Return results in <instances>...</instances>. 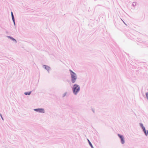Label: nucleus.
<instances>
[{
    "mask_svg": "<svg viewBox=\"0 0 148 148\" xmlns=\"http://www.w3.org/2000/svg\"><path fill=\"white\" fill-rule=\"evenodd\" d=\"M12 18V21H13V22H14V21H15V19H14V17Z\"/></svg>",
    "mask_w": 148,
    "mask_h": 148,
    "instance_id": "dca6fc26",
    "label": "nucleus"
},
{
    "mask_svg": "<svg viewBox=\"0 0 148 148\" xmlns=\"http://www.w3.org/2000/svg\"><path fill=\"white\" fill-rule=\"evenodd\" d=\"M32 92V91L29 92H25L24 93V94L25 95H30Z\"/></svg>",
    "mask_w": 148,
    "mask_h": 148,
    "instance_id": "1a4fd4ad",
    "label": "nucleus"
},
{
    "mask_svg": "<svg viewBox=\"0 0 148 148\" xmlns=\"http://www.w3.org/2000/svg\"><path fill=\"white\" fill-rule=\"evenodd\" d=\"M140 127L142 129H143L144 128H145L144 126L143 125V124L142 123H140Z\"/></svg>",
    "mask_w": 148,
    "mask_h": 148,
    "instance_id": "9d476101",
    "label": "nucleus"
},
{
    "mask_svg": "<svg viewBox=\"0 0 148 148\" xmlns=\"http://www.w3.org/2000/svg\"><path fill=\"white\" fill-rule=\"evenodd\" d=\"M34 110L40 113H44L45 112V110L43 108H37L34 109Z\"/></svg>",
    "mask_w": 148,
    "mask_h": 148,
    "instance_id": "20e7f679",
    "label": "nucleus"
},
{
    "mask_svg": "<svg viewBox=\"0 0 148 148\" xmlns=\"http://www.w3.org/2000/svg\"><path fill=\"white\" fill-rule=\"evenodd\" d=\"M142 130L145 135L146 136L148 135V131L147 130H146L145 128Z\"/></svg>",
    "mask_w": 148,
    "mask_h": 148,
    "instance_id": "0eeeda50",
    "label": "nucleus"
},
{
    "mask_svg": "<svg viewBox=\"0 0 148 148\" xmlns=\"http://www.w3.org/2000/svg\"><path fill=\"white\" fill-rule=\"evenodd\" d=\"M118 136L120 138L121 140V143L122 144H124L125 143V140L124 139V137L123 135L120 134H118Z\"/></svg>",
    "mask_w": 148,
    "mask_h": 148,
    "instance_id": "7ed1b4c3",
    "label": "nucleus"
},
{
    "mask_svg": "<svg viewBox=\"0 0 148 148\" xmlns=\"http://www.w3.org/2000/svg\"><path fill=\"white\" fill-rule=\"evenodd\" d=\"M69 71L71 76V82L74 83L77 79V74L71 69H70Z\"/></svg>",
    "mask_w": 148,
    "mask_h": 148,
    "instance_id": "f03ea898",
    "label": "nucleus"
},
{
    "mask_svg": "<svg viewBox=\"0 0 148 148\" xmlns=\"http://www.w3.org/2000/svg\"><path fill=\"white\" fill-rule=\"evenodd\" d=\"M92 111H93V112H94V110H92Z\"/></svg>",
    "mask_w": 148,
    "mask_h": 148,
    "instance_id": "6ab92c4d",
    "label": "nucleus"
},
{
    "mask_svg": "<svg viewBox=\"0 0 148 148\" xmlns=\"http://www.w3.org/2000/svg\"><path fill=\"white\" fill-rule=\"evenodd\" d=\"M136 2H133L132 4V6H133L134 8L135 7L136 5Z\"/></svg>",
    "mask_w": 148,
    "mask_h": 148,
    "instance_id": "9b49d317",
    "label": "nucleus"
},
{
    "mask_svg": "<svg viewBox=\"0 0 148 148\" xmlns=\"http://www.w3.org/2000/svg\"><path fill=\"white\" fill-rule=\"evenodd\" d=\"M146 96L147 97V99L148 100V92H147L146 93Z\"/></svg>",
    "mask_w": 148,
    "mask_h": 148,
    "instance_id": "ddd939ff",
    "label": "nucleus"
},
{
    "mask_svg": "<svg viewBox=\"0 0 148 148\" xmlns=\"http://www.w3.org/2000/svg\"><path fill=\"white\" fill-rule=\"evenodd\" d=\"M87 140L88 141V143L90 145V146L91 147V148H94V147L92 144L91 142L88 139H87Z\"/></svg>",
    "mask_w": 148,
    "mask_h": 148,
    "instance_id": "6e6552de",
    "label": "nucleus"
},
{
    "mask_svg": "<svg viewBox=\"0 0 148 148\" xmlns=\"http://www.w3.org/2000/svg\"><path fill=\"white\" fill-rule=\"evenodd\" d=\"M122 21H123V23H124L125 24V23H124V22L123 21V20H122Z\"/></svg>",
    "mask_w": 148,
    "mask_h": 148,
    "instance_id": "a211bd4d",
    "label": "nucleus"
},
{
    "mask_svg": "<svg viewBox=\"0 0 148 148\" xmlns=\"http://www.w3.org/2000/svg\"><path fill=\"white\" fill-rule=\"evenodd\" d=\"M13 22V23H14V26H15V21H14V22Z\"/></svg>",
    "mask_w": 148,
    "mask_h": 148,
    "instance_id": "f3484780",
    "label": "nucleus"
},
{
    "mask_svg": "<svg viewBox=\"0 0 148 148\" xmlns=\"http://www.w3.org/2000/svg\"><path fill=\"white\" fill-rule=\"evenodd\" d=\"M11 14L12 18L14 17L13 12H11Z\"/></svg>",
    "mask_w": 148,
    "mask_h": 148,
    "instance_id": "4468645a",
    "label": "nucleus"
},
{
    "mask_svg": "<svg viewBox=\"0 0 148 148\" xmlns=\"http://www.w3.org/2000/svg\"><path fill=\"white\" fill-rule=\"evenodd\" d=\"M72 92L75 95H76L80 90L79 86L76 84H74L72 88Z\"/></svg>",
    "mask_w": 148,
    "mask_h": 148,
    "instance_id": "f257e3e1",
    "label": "nucleus"
},
{
    "mask_svg": "<svg viewBox=\"0 0 148 148\" xmlns=\"http://www.w3.org/2000/svg\"><path fill=\"white\" fill-rule=\"evenodd\" d=\"M7 37L14 42L16 43H17V42L16 40L12 37L10 36H7Z\"/></svg>",
    "mask_w": 148,
    "mask_h": 148,
    "instance_id": "423d86ee",
    "label": "nucleus"
},
{
    "mask_svg": "<svg viewBox=\"0 0 148 148\" xmlns=\"http://www.w3.org/2000/svg\"><path fill=\"white\" fill-rule=\"evenodd\" d=\"M67 94V92H65V93H64L63 95H62V97L63 98H64V97H65L66 95V94Z\"/></svg>",
    "mask_w": 148,
    "mask_h": 148,
    "instance_id": "f8f14e48",
    "label": "nucleus"
},
{
    "mask_svg": "<svg viewBox=\"0 0 148 148\" xmlns=\"http://www.w3.org/2000/svg\"><path fill=\"white\" fill-rule=\"evenodd\" d=\"M0 116L1 117V118L2 119V120H4V119H3V117L2 116V114H1L0 113Z\"/></svg>",
    "mask_w": 148,
    "mask_h": 148,
    "instance_id": "2eb2a0df",
    "label": "nucleus"
},
{
    "mask_svg": "<svg viewBox=\"0 0 148 148\" xmlns=\"http://www.w3.org/2000/svg\"><path fill=\"white\" fill-rule=\"evenodd\" d=\"M43 67L49 73V71L51 69L50 66L45 65H44L43 66Z\"/></svg>",
    "mask_w": 148,
    "mask_h": 148,
    "instance_id": "39448f33",
    "label": "nucleus"
}]
</instances>
